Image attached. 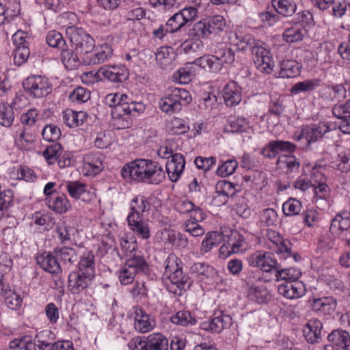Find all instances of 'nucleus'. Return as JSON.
<instances>
[{
    "label": "nucleus",
    "mask_w": 350,
    "mask_h": 350,
    "mask_svg": "<svg viewBox=\"0 0 350 350\" xmlns=\"http://www.w3.org/2000/svg\"><path fill=\"white\" fill-rule=\"evenodd\" d=\"M121 175L126 180L137 183L159 184L165 178V172L157 162L138 159L124 165Z\"/></svg>",
    "instance_id": "1"
},
{
    "label": "nucleus",
    "mask_w": 350,
    "mask_h": 350,
    "mask_svg": "<svg viewBox=\"0 0 350 350\" xmlns=\"http://www.w3.org/2000/svg\"><path fill=\"white\" fill-rule=\"evenodd\" d=\"M105 103L112 108V118L122 128L131 125V117L137 116L145 110V105L141 102L133 101L124 94H109L105 98Z\"/></svg>",
    "instance_id": "2"
},
{
    "label": "nucleus",
    "mask_w": 350,
    "mask_h": 350,
    "mask_svg": "<svg viewBox=\"0 0 350 350\" xmlns=\"http://www.w3.org/2000/svg\"><path fill=\"white\" fill-rule=\"evenodd\" d=\"M165 264V274L170 281V284L167 286L168 291L180 296L183 291L189 289L193 280L187 273L183 272L181 260L175 255H170Z\"/></svg>",
    "instance_id": "3"
},
{
    "label": "nucleus",
    "mask_w": 350,
    "mask_h": 350,
    "mask_svg": "<svg viewBox=\"0 0 350 350\" xmlns=\"http://www.w3.org/2000/svg\"><path fill=\"white\" fill-rule=\"evenodd\" d=\"M267 237L273 245L269 246L275 252L281 255V258L288 264L297 262L301 260V256L297 252H293L292 244L288 239H284L278 232L273 230H267Z\"/></svg>",
    "instance_id": "4"
},
{
    "label": "nucleus",
    "mask_w": 350,
    "mask_h": 350,
    "mask_svg": "<svg viewBox=\"0 0 350 350\" xmlns=\"http://www.w3.org/2000/svg\"><path fill=\"white\" fill-rule=\"evenodd\" d=\"M66 33L78 53L88 54L94 49V40L83 29L70 26L66 29Z\"/></svg>",
    "instance_id": "5"
},
{
    "label": "nucleus",
    "mask_w": 350,
    "mask_h": 350,
    "mask_svg": "<svg viewBox=\"0 0 350 350\" xmlns=\"http://www.w3.org/2000/svg\"><path fill=\"white\" fill-rule=\"evenodd\" d=\"M23 88L29 96L34 98L44 97L51 91L48 79L40 75L28 77L23 82Z\"/></svg>",
    "instance_id": "6"
},
{
    "label": "nucleus",
    "mask_w": 350,
    "mask_h": 350,
    "mask_svg": "<svg viewBox=\"0 0 350 350\" xmlns=\"http://www.w3.org/2000/svg\"><path fill=\"white\" fill-rule=\"evenodd\" d=\"M248 262L250 266L258 267L265 272L273 270L277 272L282 267L281 263L274 258L273 254L268 252H256L250 256Z\"/></svg>",
    "instance_id": "7"
},
{
    "label": "nucleus",
    "mask_w": 350,
    "mask_h": 350,
    "mask_svg": "<svg viewBox=\"0 0 350 350\" xmlns=\"http://www.w3.org/2000/svg\"><path fill=\"white\" fill-rule=\"evenodd\" d=\"M261 45L255 46L252 49V55L254 56V62L257 69L265 73H270L273 70L274 62L269 56V52Z\"/></svg>",
    "instance_id": "8"
},
{
    "label": "nucleus",
    "mask_w": 350,
    "mask_h": 350,
    "mask_svg": "<svg viewBox=\"0 0 350 350\" xmlns=\"http://www.w3.org/2000/svg\"><path fill=\"white\" fill-rule=\"evenodd\" d=\"M296 146L287 141L273 140L269 142L261 151L262 154L267 158L273 159L281 152H293Z\"/></svg>",
    "instance_id": "9"
},
{
    "label": "nucleus",
    "mask_w": 350,
    "mask_h": 350,
    "mask_svg": "<svg viewBox=\"0 0 350 350\" xmlns=\"http://www.w3.org/2000/svg\"><path fill=\"white\" fill-rule=\"evenodd\" d=\"M99 76L115 83H122L129 76V72L124 66H105L98 70Z\"/></svg>",
    "instance_id": "10"
},
{
    "label": "nucleus",
    "mask_w": 350,
    "mask_h": 350,
    "mask_svg": "<svg viewBox=\"0 0 350 350\" xmlns=\"http://www.w3.org/2000/svg\"><path fill=\"white\" fill-rule=\"evenodd\" d=\"M93 278L79 271L72 272L68 275V288L72 294H79L88 287Z\"/></svg>",
    "instance_id": "11"
},
{
    "label": "nucleus",
    "mask_w": 350,
    "mask_h": 350,
    "mask_svg": "<svg viewBox=\"0 0 350 350\" xmlns=\"http://www.w3.org/2000/svg\"><path fill=\"white\" fill-rule=\"evenodd\" d=\"M309 302L313 311L321 312L324 315L332 314L337 305L336 299L333 297H314L310 299Z\"/></svg>",
    "instance_id": "12"
},
{
    "label": "nucleus",
    "mask_w": 350,
    "mask_h": 350,
    "mask_svg": "<svg viewBox=\"0 0 350 350\" xmlns=\"http://www.w3.org/2000/svg\"><path fill=\"white\" fill-rule=\"evenodd\" d=\"M185 158L183 154L176 153L165 165L166 172L172 182H176L184 171Z\"/></svg>",
    "instance_id": "13"
},
{
    "label": "nucleus",
    "mask_w": 350,
    "mask_h": 350,
    "mask_svg": "<svg viewBox=\"0 0 350 350\" xmlns=\"http://www.w3.org/2000/svg\"><path fill=\"white\" fill-rule=\"evenodd\" d=\"M232 324V319L228 315L221 314L214 317L211 321H204L200 323V328L213 333H220L223 329Z\"/></svg>",
    "instance_id": "14"
},
{
    "label": "nucleus",
    "mask_w": 350,
    "mask_h": 350,
    "mask_svg": "<svg viewBox=\"0 0 350 350\" xmlns=\"http://www.w3.org/2000/svg\"><path fill=\"white\" fill-rule=\"evenodd\" d=\"M278 293L288 299H296L304 295V285L299 281L286 282L278 287Z\"/></svg>",
    "instance_id": "15"
},
{
    "label": "nucleus",
    "mask_w": 350,
    "mask_h": 350,
    "mask_svg": "<svg viewBox=\"0 0 350 350\" xmlns=\"http://www.w3.org/2000/svg\"><path fill=\"white\" fill-rule=\"evenodd\" d=\"M127 222L130 229L138 237L144 239H148L150 237L149 226L146 221L142 219L141 216L136 217L133 213H129L127 217Z\"/></svg>",
    "instance_id": "16"
},
{
    "label": "nucleus",
    "mask_w": 350,
    "mask_h": 350,
    "mask_svg": "<svg viewBox=\"0 0 350 350\" xmlns=\"http://www.w3.org/2000/svg\"><path fill=\"white\" fill-rule=\"evenodd\" d=\"M323 324L318 319H312L304 329L306 340L311 343H319L321 340Z\"/></svg>",
    "instance_id": "17"
},
{
    "label": "nucleus",
    "mask_w": 350,
    "mask_h": 350,
    "mask_svg": "<svg viewBox=\"0 0 350 350\" xmlns=\"http://www.w3.org/2000/svg\"><path fill=\"white\" fill-rule=\"evenodd\" d=\"M45 201L49 208L59 214L67 212L71 207L70 203L64 194L56 193L46 197Z\"/></svg>",
    "instance_id": "18"
},
{
    "label": "nucleus",
    "mask_w": 350,
    "mask_h": 350,
    "mask_svg": "<svg viewBox=\"0 0 350 350\" xmlns=\"http://www.w3.org/2000/svg\"><path fill=\"white\" fill-rule=\"evenodd\" d=\"M57 256L51 253H44L36 258L37 263L44 271L57 274L62 272V268L57 261Z\"/></svg>",
    "instance_id": "19"
},
{
    "label": "nucleus",
    "mask_w": 350,
    "mask_h": 350,
    "mask_svg": "<svg viewBox=\"0 0 350 350\" xmlns=\"http://www.w3.org/2000/svg\"><path fill=\"white\" fill-rule=\"evenodd\" d=\"M104 166L100 155L98 154H88L84 157L83 169L87 176H96L103 169Z\"/></svg>",
    "instance_id": "20"
},
{
    "label": "nucleus",
    "mask_w": 350,
    "mask_h": 350,
    "mask_svg": "<svg viewBox=\"0 0 350 350\" xmlns=\"http://www.w3.org/2000/svg\"><path fill=\"white\" fill-rule=\"evenodd\" d=\"M155 325L154 321L141 308L135 311L134 327L136 331L146 333L151 331Z\"/></svg>",
    "instance_id": "21"
},
{
    "label": "nucleus",
    "mask_w": 350,
    "mask_h": 350,
    "mask_svg": "<svg viewBox=\"0 0 350 350\" xmlns=\"http://www.w3.org/2000/svg\"><path fill=\"white\" fill-rule=\"evenodd\" d=\"M223 98L226 105L231 107L238 105L241 102V91L236 83H229L224 87Z\"/></svg>",
    "instance_id": "22"
},
{
    "label": "nucleus",
    "mask_w": 350,
    "mask_h": 350,
    "mask_svg": "<svg viewBox=\"0 0 350 350\" xmlns=\"http://www.w3.org/2000/svg\"><path fill=\"white\" fill-rule=\"evenodd\" d=\"M329 131V126L325 123L313 124L305 126V134H306L307 144L316 142Z\"/></svg>",
    "instance_id": "23"
},
{
    "label": "nucleus",
    "mask_w": 350,
    "mask_h": 350,
    "mask_svg": "<svg viewBox=\"0 0 350 350\" xmlns=\"http://www.w3.org/2000/svg\"><path fill=\"white\" fill-rule=\"evenodd\" d=\"M94 258L95 257L92 252H84L79 262V269L77 271L94 278L95 272Z\"/></svg>",
    "instance_id": "24"
},
{
    "label": "nucleus",
    "mask_w": 350,
    "mask_h": 350,
    "mask_svg": "<svg viewBox=\"0 0 350 350\" xmlns=\"http://www.w3.org/2000/svg\"><path fill=\"white\" fill-rule=\"evenodd\" d=\"M275 12L284 17L292 16L297 10V3L292 0H271Z\"/></svg>",
    "instance_id": "25"
},
{
    "label": "nucleus",
    "mask_w": 350,
    "mask_h": 350,
    "mask_svg": "<svg viewBox=\"0 0 350 350\" xmlns=\"http://www.w3.org/2000/svg\"><path fill=\"white\" fill-rule=\"evenodd\" d=\"M66 187L69 195L72 198L83 202L90 200L91 194L86 190L85 185L77 181H70L67 183Z\"/></svg>",
    "instance_id": "26"
},
{
    "label": "nucleus",
    "mask_w": 350,
    "mask_h": 350,
    "mask_svg": "<svg viewBox=\"0 0 350 350\" xmlns=\"http://www.w3.org/2000/svg\"><path fill=\"white\" fill-rule=\"evenodd\" d=\"M280 76L282 78H293L300 73L299 64L293 59H284L279 63Z\"/></svg>",
    "instance_id": "27"
},
{
    "label": "nucleus",
    "mask_w": 350,
    "mask_h": 350,
    "mask_svg": "<svg viewBox=\"0 0 350 350\" xmlns=\"http://www.w3.org/2000/svg\"><path fill=\"white\" fill-rule=\"evenodd\" d=\"M327 340L334 346L337 348L346 349L350 345V335L342 329H336L332 331L327 336Z\"/></svg>",
    "instance_id": "28"
},
{
    "label": "nucleus",
    "mask_w": 350,
    "mask_h": 350,
    "mask_svg": "<svg viewBox=\"0 0 350 350\" xmlns=\"http://www.w3.org/2000/svg\"><path fill=\"white\" fill-rule=\"evenodd\" d=\"M205 71L216 72L221 69V63L217 60L215 55H206L197 58L194 62Z\"/></svg>",
    "instance_id": "29"
},
{
    "label": "nucleus",
    "mask_w": 350,
    "mask_h": 350,
    "mask_svg": "<svg viewBox=\"0 0 350 350\" xmlns=\"http://www.w3.org/2000/svg\"><path fill=\"white\" fill-rule=\"evenodd\" d=\"M147 350H167L168 340L160 333L150 334L146 338Z\"/></svg>",
    "instance_id": "30"
},
{
    "label": "nucleus",
    "mask_w": 350,
    "mask_h": 350,
    "mask_svg": "<svg viewBox=\"0 0 350 350\" xmlns=\"http://www.w3.org/2000/svg\"><path fill=\"white\" fill-rule=\"evenodd\" d=\"M159 109L170 115L179 112L182 109V104L172 96V92L167 96L163 97L159 102Z\"/></svg>",
    "instance_id": "31"
},
{
    "label": "nucleus",
    "mask_w": 350,
    "mask_h": 350,
    "mask_svg": "<svg viewBox=\"0 0 350 350\" xmlns=\"http://www.w3.org/2000/svg\"><path fill=\"white\" fill-rule=\"evenodd\" d=\"M248 297L258 304H265L270 299L269 292L264 285L252 286L248 290Z\"/></svg>",
    "instance_id": "32"
},
{
    "label": "nucleus",
    "mask_w": 350,
    "mask_h": 350,
    "mask_svg": "<svg viewBox=\"0 0 350 350\" xmlns=\"http://www.w3.org/2000/svg\"><path fill=\"white\" fill-rule=\"evenodd\" d=\"M125 263L127 265L128 268L133 269L137 274L140 273H147L148 272V265L141 255L134 254L130 256Z\"/></svg>",
    "instance_id": "33"
},
{
    "label": "nucleus",
    "mask_w": 350,
    "mask_h": 350,
    "mask_svg": "<svg viewBox=\"0 0 350 350\" xmlns=\"http://www.w3.org/2000/svg\"><path fill=\"white\" fill-rule=\"evenodd\" d=\"M112 53L113 50L111 46L107 43H104L96 48V53L91 57L89 64H102L109 59Z\"/></svg>",
    "instance_id": "34"
},
{
    "label": "nucleus",
    "mask_w": 350,
    "mask_h": 350,
    "mask_svg": "<svg viewBox=\"0 0 350 350\" xmlns=\"http://www.w3.org/2000/svg\"><path fill=\"white\" fill-rule=\"evenodd\" d=\"M54 254L65 265H71L78 260L76 251L69 247H57L54 250Z\"/></svg>",
    "instance_id": "35"
},
{
    "label": "nucleus",
    "mask_w": 350,
    "mask_h": 350,
    "mask_svg": "<svg viewBox=\"0 0 350 350\" xmlns=\"http://www.w3.org/2000/svg\"><path fill=\"white\" fill-rule=\"evenodd\" d=\"M150 208V203L148 202L146 197L137 196L134 198L131 201V213H133L135 217L143 216V214L146 212H148Z\"/></svg>",
    "instance_id": "36"
},
{
    "label": "nucleus",
    "mask_w": 350,
    "mask_h": 350,
    "mask_svg": "<svg viewBox=\"0 0 350 350\" xmlns=\"http://www.w3.org/2000/svg\"><path fill=\"white\" fill-rule=\"evenodd\" d=\"M224 239L222 233L215 231L208 232L202 242L201 250L205 253L209 252L213 247L220 244Z\"/></svg>",
    "instance_id": "37"
},
{
    "label": "nucleus",
    "mask_w": 350,
    "mask_h": 350,
    "mask_svg": "<svg viewBox=\"0 0 350 350\" xmlns=\"http://www.w3.org/2000/svg\"><path fill=\"white\" fill-rule=\"evenodd\" d=\"M282 267H283L282 265ZM301 271L297 268H283L278 269L275 273L277 280H285L286 282H294L301 277Z\"/></svg>",
    "instance_id": "38"
},
{
    "label": "nucleus",
    "mask_w": 350,
    "mask_h": 350,
    "mask_svg": "<svg viewBox=\"0 0 350 350\" xmlns=\"http://www.w3.org/2000/svg\"><path fill=\"white\" fill-rule=\"evenodd\" d=\"M85 118L86 113L83 111L66 110L64 112L63 115L64 122L69 127L82 124Z\"/></svg>",
    "instance_id": "39"
},
{
    "label": "nucleus",
    "mask_w": 350,
    "mask_h": 350,
    "mask_svg": "<svg viewBox=\"0 0 350 350\" xmlns=\"http://www.w3.org/2000/svg\"><path fill=\"white\" fill-rule=\"evenodd\" d=\"M226 130L231 133H249L252 130L249 121L244 118H237L229 121Z\"/></svg>",
    "instance_id": "40"
},
{
    "label": "nucleus",
    "mask_w": 350,
    "mask_h": 350,
    "mask_svg": "<svg viewBox=\"0 0 350 350\" xmlns=\"http://www.w3.org/2000/svg\"><path fill=\"white\" fill-rule=\"evenodd\" d=\"M210 34L206 20L196 23L188 31L189 36L195 39L200 40L208 37Z\"/></svg>",
    "instance_id": "41"
},
{
    "label": "nucleus",
    "mask_w": 350,
    "mask_h": 350,
    "mask_svg": "<svg viewBox=\"0 0 350 350\" xmlns=\"http://www.w3.org/2000/svg\"><path fill=\"white\" fill-rule=\"evenodd\" d=\"M320 80L317 79H308L301 82L296 83L291 89L292 94H299L300 92H308L314 90L319 86Z\"/></svg>",
    "instance_id": "42"
},
{
    "label": "nucleus",
    "mask_w": 350,
    "mask_h": 350,
    "mask_svg": "<svg viewBox=\"0 0 350 350\" xmlns=\"http://www.w3.org/2000/svg\"><path fill=\"white\" fill-rule=\"evenodd\" d=\"M226 242L230 247V252L236 254L241 251L245 242V239L237 230H231L230 233L227 236Z\"/></svg>",
    "instance_id": "43"
},
{
    "label": "nucleus",
    "mask_w": 350,
    "mask_h": 350,
    "mask_svg": "<svg viewBox=\"0 0 350 350\" xmlns=\"http://www.w3.org/2000/svg\"><path fill=\"white\" fill-rule=\"evenodd\" d=\"M190 269L191 272L196 273L198 277L202 278L213 277L216 273L213 267L202 262L193 263L191 266Z\"/></svg>",
    "instance_id": "44"
},
{
    "label": "nucleus",
    "mask_w": 350,
    "mask_h": 350,
    "mask_svg": "<svg viewBox=\"0 0 350 350\" xmlns=\"http://www.w3.org/2000/svg\"><path fill=\"white\" fill-rule=\"evenodd\" d=\"M63 152L62 146L59 143H54L48 146L43 151L42 155L50 165L53 164Z\"/></svg>",
    "instance_id": "45"
},
{
    "label": "nucleus",
    "mask_w": 350,
    "mask_h": 350,
    "mask_svg": "<svg viewBox=\"0 0 350 350\" xmlns=\"http://www.w3.org/2000/svg\"><path fill=\"white\" fill-rule=\"evenodd\" d=\"M171 321L176 325L182 326H187L189 325H194L196 320L192 316L189 311L180 310L177 312L174 315L171 317Z\"/></svg>",
    "instance_id": "46"
},
{
    "label": "nucleus",
    "mask_w": 350,
    "mask_h": 350,
    "mask_svg": "<svg viewBox=\"0 0 350 350\" xmlns=\"http://www.w3.org/2000/svg\"><path fill=\"white\" fill-rule=\"evenodd\" d=\"M59 50L61 51V61L66 68H72L77 66L79 62L78 57L72 50L68 48L66 44L64 49Z\"/></svg>",
    "instance_id": "47"
},
{
    "label": "nucleus",
    "mask_w": 350,
    "mask_h": 350,
    "mask_svg": "<svg viewBox=\"0 0 350 350\" xmlns=\"http://www.w3.org/2000/svg\"><path fill=\"white\" fill-rule=\"evenodd\" d=\"M306 31L304 29L291 27L286 29L283 33V39L288 43H293L301 41Z\"/></svg>",
    "instance_id": "48"
},
{
    "label": "nucleus",
    "mask_w": 350,
    "mask_h": 350,
    "mask_svg": "<svg viewBox=\"0 0 350 350\" xmlns=\"http://www.w3.org/2000/svg\"><path fill=\"white\" fill-rule=\"evenodd\" d=\"M215 56L221 63V67L224 64H230L234 61V53L229 47H218L215 51Z\"/></svg>",
    "instance_id": "49"
},
{
    "label": "nucleus",
    "mask_w": 350,
    "mask_h": 350,
    "mask_svg": "<svg viewBox=\"0 0 350 350\" xmlns=\"http://www.w3.org/2000/svg\"><path fill=\"white\" fill-rule=\"evenodd\" d=\"M339 214H337L336 217L332 219L330 227L329 232L330 234L327 238H322L320 241L325 242V245L329 247H332V244L335 239V236L340 234L342 231L340 229Z\"/></svg>",
    "instance_id": "50"
},
{
    "label": "nucleus",
    "mask_w": 350,
    "mask_h": 350,
    "mask_svg": "<svg viewBox=\"0 0 350 350\" xmlns=\"http://www.w3.org/2000/svg\"><path fill=\"white\" fill-rule=\"evenodd\" d=\"M14 120L13 108L8 104L0 105V124L4 126H10Z\"/></svg>",
    "instance_id": "51"
},
{
    "label": "nucleus",
    "mask_w": 350,
    "mask_h": 350,
    "mask_svg": "<svg viewBox=\"0 0 350 350\" xmlns=\"http://www.w3.org/2000/svg\"><path fill=\"white\" fill-rule=\"evenodd\" d=\"M204 47L203 42L200 39H189L183 42L180 45V49L186 54H191L199 51H202Z\"/></svg>",
    "instance_id": "52"
},
{
    "label": "nucleus",
    "mask_w": 350,
    "mask_h": 350,
    "mask_svg": "<svg viewBox=\"0 0 350 350\" xmlns=\"http://www.w3.org/2000/svg\"><path fill=\"white\" fill-rule=\"evenodd\" d=\"M52 335L53 334L50 331H41L35 336L33 343H35L36 346L37 345L38 348L41 349H44L51 345L52 347L54 343L53 342V337Z\"/></svg>",
    "instance_id": "53"
},
{
    "label": "nucleus",
    "mask_w": 350,
    "mask_h": 350,
    "mask_svg": "<svg viewBox=\"0 0 350 350\" xmlns=\"http://www.w3.org/2000/svg\"><path fill=\"white\" fill-rule=\"evenodd\" d=\"M42 139L46 142H55L57 141L62 133L60 129L55 124H46L42 132Z\"/></svg>",
    "instance_id": "54"
},
{
    "label": "nucleus",
    "mask_w": 350,
    "mask_h": 350,
    "mask_svg": "<svg viewBox=\"0 0 350 350\" xmlns=\"http://www.w3.org/2000/svg\"><path fill=\"white\" fill-rule=\"evenodd\" d=\"M237 42H236V45L237 46V48L241 51H244L247 49V47H250L251 51H252V49L255 46H259L262 44L260 40H256L250 34L237 36Z\"/></svg>",
    "instance_id": "55"
},
{
    "label": "nucleus",
    "mask_w": 350,
    "mask_h": 350,
    "mask_svg": "<svg viewBox=\"0 0 350 350\" xmlns=\"http://www.w3.org/2000/svg\"><path fill=\"white\" fill-rule=\"evenodd\" d=\"M206 21L211 34H217L223 31L226 24L224 18L219 15L214 16Z\"/></svg>",
    "instance_id": "56"
},
{
    "label": "nucleus",
    "mask_w": 350,
    "mask_h": 350,
    "mask_svg": "<svg viewBox=\"0 0 350 350\" xmlns=\"http://www.w3.org/2000/svg\"><path fill=\"white\" fill-rule=\"evenodd\" d=\"M46 42L50 46L57 48L59 50L60 49H64L66 44L62 35L56 31H50L47 33Z\"/></svg>",
    "instance_id": "57"
},
{
    "label": "nucleus",
    "mask_w": 350,
    "mask_h": 350,
    "mask_svg": "<svg viewBox=\"0 0 350 350\" xmlns=\"http://www.w3.org/2000/svg\"><path fill=\"white\" fill-rule=\"evenodd\" d=\"M301 209V202L294 198H290L288 200L285 202L282 206L283 213L286 216L297 215L299 213Z\"/></svg>",
    "instance_id": "58"
},
{
    "label": "nucleus",
    "mask_w": 350,
    "mask_h": 350,
    "mask_svg": "<svg viewBox=\"0 0 350 350\" xmlns=\"http://www.w3.org/2000/svg\"><path fill=\"white\" fill-rule=\"evenodd\" d=\"M69 98L72 102L83 103L90 98V92L83 87H77L69 95Z\"/></svg>",
    "instance_id": "59"
},
{
    "label": "nucleus",
    "mask_w": 350,
    "mask_h": 350,
    "mask_svg": "<svg viewBox=\"0 0 350 350\" xmlns=\"http://www.w3.org/2000/svg\"><path fill=\"white\" fill-rule=\"evenodd\" d=\"M30 51L27 45L16 46L14 55V62L17 66H21L26 62L29 57Z\"/></svg>",
    "instance_id": "60"
},
{
    "label": "nucleus",
    "mask_w": 350,
    "mask_h": 350,
    "mask_svg": "<svg viewBox=\"0 0 350 350\" xmlns=\"http://www.w3.org/2000/svg\"><path fill=\"white\" fill-rule=\"evenodd\" d=\"M237 166L238 163L236 160L230 159L219 165L217 169L216 173L219 176L226 177L232 174Z\"/></svg>",
    "instance_id": "61"
},
{
    "label": "nucleus",
    "mask_w": 350,
    "mask_h": 350,
    "mask_svg": "<svg viewBox=\"0 0 350 350\" xmlns=\"http://www.w3.org/2000/svg\"><path fill=\"white\" fill-rule=\"evenodd\" d=\"M278 162L283 164V167L287 168L290 172L298 170L300 166L297 159L293 155H282L279 157Z\"/></svg>",
    "instance_id": "62"
},
{
    "label": "nucleus",
    "mask_w": 350,
    "mask_h": 350,
    "mask_svg": "<svg viewBox=\"0 0 350 350\" xmlns=\"http://www.w3.org/2000/svg\"><path fill=\"white\" fill-rule=\"evenodd\" d=\"M166 24L169 27L171 33L179 31L186 25L181 16V14H180L178 12L174 14L172 17H170L167 21Z\"/></svg>",
    "instance_id": "63"
},
{
    "label": "nucleus",
    "mask_w": 350,
    "mask_h": 350,
    "mask_svg": "<svg viewBox=\"0 0 350 350\" xmlns=\"http://www.w3.org/2000/svg\"><path fill=\"white\" fill-rule=\"evenodd\" d=\"M337 169L342 172L350 171V150H345L338 154Z\"/></svg>",
    "instance_id": "64"
}]
</instances>
